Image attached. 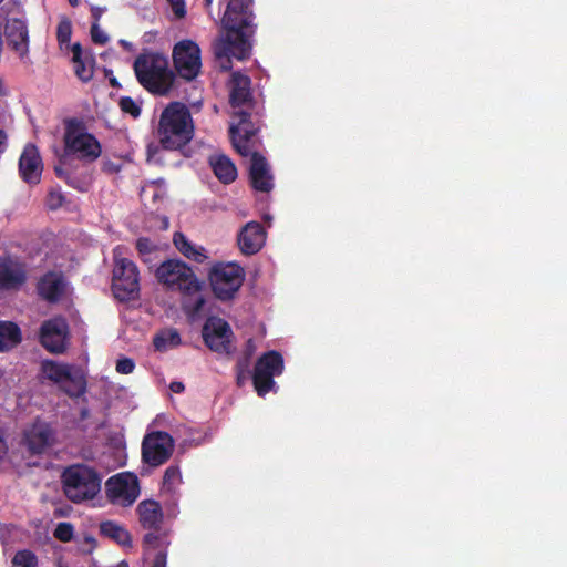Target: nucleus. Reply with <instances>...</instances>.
<instances>
[{
    "instance_id": "f8f14e48",
    "label": "nucleus",
    "mask_w": 567,
    "mask_h": 567,
    "mask_svg": "<svg viewBox=\"0 0 567 567\" xmlns=\"http://www.w3.org/2000/svg\"><path fill=\"white\" fill-rule=\"evenodd\" d=\"M173 63L178 75L187 81L194 80L200 72V49L193 40H182L174 45Z\"/></svg>"
},
{
    "instance_id": "f3484780",
    "label": "nucleus",
    "mask_w": 567,
    "mask_h": 567,
    "mask_svg": "<svg viewBox=\"0 0 567 567\" xmlns=\"http://www.w3.org/2000/svg\"><path fill=\"white\" fill-rule=\"evenodd\" d=\"M35 289L42 300L56 303L65 295L66 280L60 271H48L39 278Z\"/></svg>"
},
{
    "instance_id": "f03ea898",
    "label": "nucleus",
    "mask_w": 567,
    "mask_h": 567,
    "mask_svg": "<svg viewBox=\"0 0 567 567\" xmlns=\"http://www.w3.org/2000/svg\"><path fill=\"white\" fill-rule=\"evenodd\" d=\"M226 4L221 25L226 30L224 38L217 39L214 44V54L220 61L223 70L231 68L230 58L244 61L250 56V38L256 31L252 10L254 0H220Z\"/></svg>"
},
{
    "instance_id": "13d9d810",
    "label": "nucleus",
    "mask_w": 567,
    "mask_h": 567,
    "mask_svg": "<svg viewBox=\"0 0 567 567\" xmlns=\"http://www.w3.org/2000/svg\"><path fill=\"white\" fill-rule=\"evenodd\" d=\"M121 43H122L123 45H126V44H127V43H126V41H124V40H122V41H121Z\"/></svg>"
},
{
    "instance_id": "4c0bfd02",
    "label": "nucleus",
    "mask_w": 567,
    "mask_h": 567,
    "mask_svg": "<svg viewBox=\"0 0 567 567\" xmlns=\"http://www.w3.org/2000/svg\"><path fill=\"white\" fill-rule=\"evenodd\" d=\"M73 525L66 522H61L54 529V537L61 542H70L73 537Z\"/></svg>"
},
{
    "instance_id": "aec40b11",
    "label": "nucleus",
    "mask_w": 567,
    "mask_h": 567,
    "mask_svg": "<svg viewBox=\"0 0 567 567\" xmlns=\"http://www.w3.org/2000/svg\"><path fill=\"white\" fill-rule=\"evenodd\" d=\"M266 231L257 221L247 223L237 236L240 251L246 256L257 254L265 245Z\"/></svg>"
},
{
    "instance_id": "b1692460",
    "label": "nucleus",
    "mask_w": 567,
    "mask_h": 567,
    "mask_svg": "<svg viewBox=\"0 0 567 567\" xmlns=\"http://www.w3.org/2000/svg\"><path fill=\"white\" fill-rule=\"evenodd\" d=\"M230 94H229V103L236 109L244 106L251 102V80L249 76L244 75L239 72H234L230 79Z\"/></svg>"
},
{
    "instance_id": "20e7f679",
    "label": "nucleus",
    "mask_w": 567,
    "mask_h": 567,
    "mask_svg": "<svg viewBox=\"0 0 567 567\" xmlns=\"http://www.w3.org/2000/svg\"><path fill=\"white\" fill-rule=\"evenodd\" d=\"M138 83L150 93L167 95L175 81L166 56L158 52H143L133 64Z\"/></svg>"
},
{
    "instance_id": "49530a36",
    "label": "nucleus",
    "mask_w": 567,
    "mask_h": 567,
    "mask_svg": "<svg viewBox=\"0 0 567 567\" xmlns=\"http://www.w3.org/2000/svg\"><path fill=\"white\" fill-rule=\"evenodd\" d=\"M121 166L112 161H103L102 171L107 174L117 173Z\"/></svg>"
},
{
    "instance_id": "dca6fc26",
    "label": "nucleus",
    "mask_w": 567,
    "mask_h": 567,
    "mask_svg": "<svg viewBox=\"0 0 567 567\" xmlns=\"http://www.w3.org/2000/svg\"><path fill=\"white\" fill-rule=\"evenodd\" d=\"M24 442L29 452L33 455L42 454L55 443V431L42 421H35L24 433Z\"/></svg>"
},
{
    "instance_id": "393cba45",
    "label": "nucleus",
    "mask_w": 567,
    "mask_h": 567,
    "mask_svg": "<svg viewBox=\"0 0 567 567\" xmlns=\"http://www.w3.org/2000/svg\"><path fill=\"white\" fill-rule=\"evenodd\" d=\"M208 164L221 184L229 185L236 181L238 176L237 167L227 155L213 154L208 158Z\"/></svg>"
},
{
    "instance_id": "58836bf2",
    "label": "nucleus",
    "mask_w": 567,
    "mask_h": 567,
    "mask_svg": "<svg viewBox=\"0 0 567 567\" xmlns=\"http://www.w3.org/2000/svg\"><path fill=\"white\" fill-rule=\"evenodd\" d=\"M74 63V72L75 75L82 81V82H89L93 78V68L90 65H86L83 59H80L78 62Z\"/></svg>"
},
{
    "instance_id": "6e6552de",
    "label": "nucleus",
    "mask_w": 567,
    "mask_h": 567,
    "mask_svg": "<svg viewBox=\"0 0 567 567\" xmlns=\"http://www.w3.org/2000/svg\"><path fill=\"white\" fill-rule=\"evenodd\" d=\"M244 279V268L234 262L216 265L209 272L213 292L221 301L234 299Z\"/></svg>"
},
{
    "instance_id": "5fc2aeb1",
    "label": "nucleus",
    "mask_w": 567,
    "mask_h": 567,
    "mask_svg": "<svg viewBox=\"0 0 567 567\" xmlns=\"http://www.w3.org/2000/svg\"><path fill=\"white\" fill-rule=\"evenodd\" d=\"M0 449H2L3 451L6 450V444H4V441L1 435H0Z\"/></svg>"
},
{
    "instance_id": "f257e3e1",
    "label": "nucleus",
    "mask_w": 567,
    "mask_h": 567,
    "mask_svg": "<svg viewBox=\"0 0 567 567\" xmlns=\"http://www.w3.org/2000/svg\"><path fill=\"white\" fill-rule=\"evenodd\" d=\"M101 152L100 142L85 131V126L80 120H66L64 154L54 166L56 177L79 192H87L92 182L87 163L97 159Z\"/></svg>"
},
{
    "instance_id": "c756f323",
    "label": "nucleus",
    "mask_w": 567,
    "mask_h": 567,
    "mask_svg": "<svg viewBox=\"0 0 567 567\" xmlns=\"http://www.w3.org/2000/svg\"><path fill=\"white\" fill-rule=\"evenodd\" d=\"M182 343L179 332L175 328L159 331L153 339V344L157 351H166Z\"/></svg>"
},
{
    "instance_id": "f704fd0d",
    "label": "nucleus",
    "mask_w": 567,
    "mask_h": 567,
    "mask_svg": "<svg viewBox=\"0 0 567 567\" xmlns=\"http://www.w3.org/2000/svg\"><path fill=\"white\" fill-rule=\"evenodd\" d=\"M118 105L123 113L130 114L133 118L141 115V106L131 96H122Z\"/></svg>"
},
{
    "instance_id": "79ce46f5",
    "label": "nucleus",
    "mask_w": 567,
    "mask_h": 567,
    "mask_svg": "<svg viewBox=\"0 0 567 567\" xmlns=\"http://www.w3.org/2000/svg\"><path fill=\"white\" fill-rule=\"evenodd\" d=\"M90 33L91 39L95 44L104 45L109 42V37L103 30H101L97 23H92Z\"/></svg>"
},
{
    "instance_id": "a19ab883",
    "label": "nucleus",
    "mask_w": 567,
    "mask_h": 567,
    "mask_svg": "<svg viewBox=\"0 0 567 567\" xmlns=\"http://www.w3.org/2000/svg\"><path fill=\"white\" fill-rule=\"evenodd\" d=\"M64 196L60 190L51 189L48 194L47 205L50 209L55 210L64 203Z\"/></svg>"
},
{
    "instance_id": "4468645a",
    "label": "nucleus",
    "mask_w": 567,
    "mask_h": 567,
    "mask_svg": "<svg viewBox=\"0 0 567 567\" xmlns=\"http://www.w3.org/2000/svg\"><path fill=\"white\" fill-rule=\"evenodd\" d=\"M68 324L62 318L45 320L40 328V342L51 353H62L65 350Z\"/></svg>"
},
{
    "instance_id": "cd10ccee",
    "label": "nucleus",
    "mask_w": 567,
    "mask_h": 567,
    "mask_svg": "<svg viewBox=\"0 0 567 567\" xmlns=\"http://www.w3.org/2000/svg\"><path fill=\"white\" fill-rule=\"evenodd\" d=\"M100 533L101 535L114 540L118 545L122 546H131L132 537L130 532L123 527L122 525L113 522L105 520L100 524Z\"/></svg>"
},
{
    "instance_id": "c85d7f7f",
    "label": "nucleus",
    "mask_w": 567,
    "mask_h": 567,
    "mask_svg": "<svg viewBox=\"0 0 567 567\" xmlns=\"http://www.w3.org/2000/svg\"><path fill=\"white\" fill-rule=\"evenodd\" d=\"M41 371L44 377L55 383L64 382L71 378L70 367L60 364L51 360H45L41 363Z\"/></svg>"
},
{
    "instance_id": "72a5a7b5",
    "label": "nucleus",
    "mask_w": 567,
    "mask_h": 567,
    "mask_svg": "<svg viewBox=\"0 0 567 567\" xmlns=\"http://www.w3.org/2000/svg\"><path fill=\"white\" fill-rule=\"evenodd\" d=\"M14 567H37L38 557L29 549L19 550L12 559Z\"/></svg>"
},
{
    "instance_id": "a211bd4d",
    "label": "nucleus",
    "mask_w": 567,
    "mask_h": 567,
    "mask_svg": "<svg viewBox=\"0 0 567 567\" xmlns=\"http://www.w3.org/2000/svg\"><path fill=\"white\" fill-rule=\"evenodd\" d=\"M43 165L38 147L28 144L19 158V174L23 182L37 185L41 181Z\"/></svg>"
},
{
    "instance_id": "c03bdc74",
    "label": "nucleus",
    "mask_w": 567,
    "mask_h": 567,
    "mask_svg": "<svg viewBox=\"0 0 567 567\" xmlns=\"http://www.w3.org/2000/svg\"><path fill=\"white\" fill-rule=\"evenodd\" d=\"M136 249L141 256H145L151 254L154 247L148 238L142 237L136 240Z\"/></svg>"
},
{
    "instance_id": "de8ad7c7",
    "label": "nucleus",
    "mask_w": 567,
    "mask_h": 567,
    "mask_svg": "<svg viewBox=\"0 0 567 567\" xmlns=\"http://www.w3.org/2000/svg\"><path fill=\"white\" fill-rule=\"evenodd\" d=\"M71 51H72V61L73 62H78L80 59H82V45L81 43L76 42V43H73L72 47H71Z\"/></svg>"
},
{
    "instance_id": "a878e982",
    "label": "nucleus",
    "mask_w": 567,
    "mask_h": 567,
    "mask_svg": "<svg viewBox=\"0 0 567 567\" xmlns=\"http://www.w3.org/2000/svg\"><path fill=\"white\" fill-rule=\"evenodd\" d=\"M173 244L176 249L187 259L198 264L207 259L206 250L202 246H196L181 231H176L173 236Z\"/></svg>"
},
{
    "instance_id": "39448f33",
    "label": "nucleus",
    "mask_w": 567,
    "mask_h": 567,
    "mask_svg": "<svg viewBox=\"0 0 567 567\" xmlns=\"http://www.w3.org/2000/svg\"><path fill=\"white\" fill-rule=\"evenodd\" d=\"M157 281L166 289L178 291L183 297L193 296L204 288L193 268L181 259H167L155 271Z\"/></svg>"
},
{
    "instance_id": "ddd939ff",
    "label": "nucleus",
    "mask_w": 567,
    "mask_h": 567,
    "mask_svg": "<svg viewBox=\"0 0 567 567\" xmlns=\"http://www.w3.org/2000/svg\"><path fill=\"white\" fill-rule=\"evenodd\" d=\"M203 339L212 351L229 354L234 336L229 323L219 317H209L203 326Z\"/></svg>"
},
{
    "instance_id": "473e14b6",
    "label": "nucleus",
    "mask_w": 567,
    "mask_h": 567,
    "mask_svg": "<svg viewBox=\"0 0 567 567\" xmlns=\"http://www.w3.org/2000/svg\"><path fill=\"white\" fill-rule=\"evenodd\" d=\"M62 385L63 391L71 398H79L86 391V381L82 375H72L68 378Z\"/></svg>"
},
{
    "instance_id": "1a4fd4ad",
    "label": "nucleus",
    "mask_w": 567,
    "mask_h": 567,
    "mask_svg": "<svg viewBox=\"0 0 567 567\" xmlns=\"http://www.w3.org/2000/svg\"><path fill=\"white\" fill-rule=\"evenodd\" d=\"M284 369V357L276 350L267 351L258 358L251 379L259 396H265L274 389L276 385L274 378L280 375Z\"/></svg>"
},
{
    "instance_id": "a18cd8bd",
    "label": "nucleus",
    "mask_w": 567,
    "mask_h": 567,
    "mask_svg": "<svg viewBox=\"0 0 567 567\" xmlns=\"http://www.w3.org/2000/svg\"><path fill=\"white\" fill-rule=\"evenodd\" d=\"M174 14L177 18H184L186 14L184 0H169Z\"/></svg>"
},
{
    "instance_id": "423d86ee",
    "label": "nucleus",
    "mask_w": 567,
    "mask_h": 567,
    "mask_svg": "<svg viewBox=\"0 0 567 567\" xmlns=\"http://www.w3.org/2000/svg\"><path fill=\"white\" fill-rule=\"evenodd\" d=\"M61 477L64 494L73 503L93 499L101 489L100 475L94 468L84 464L66 467Z\"/></svg>"
},
{
    "instance_id": "ea45409f",
    "label": "nucleus",
    "mask_w": 567,
    "mask_h": 567,
    "mask_svg": "<svg viewBox=\"0 0 567 567\" xmlns=\"http://www.w3.org/2000/svg\"><path fill=\"white\" fill-rule=\"evenodd\" d=\"M147 533L143 537V545L146 548H157L162 539V529H146Z\"/></svg>"
},
{
    "instance_id": "9b49d317",
    "label": "nucleus",
    "mask_w": 567,
    "mask_h": 567,
    "mask_svg": "<svg viewBox=\"0 0 567 567\" xmlns=\"http://www.w3.org/2000/svg\"><path fill=\"white\" fill-rule=\"evenodd\" d=\"M174 452V439L164 431H155L144 436L142 460L145 464L157 467L166 463Z\"/></svg>"
},
{
    "instance_id": "412c9836",
    "label": "nucleus",
    "mask_w": 567,
    "mask_h": 567,
    "mask_svg": "<svg viewBox=\"0 0 567 567\" xmlns=\"http://www.w3.org/2000/svg\"><path fill=\"white\" fill-rule=\"evenodd\" d=\"M27 280L24 266L11 258H0V289L18 290Z\"/></svg>"
},
{
    "instance_id": "0eeeda50",
    "label": "nucleus",
    "mask_w": 567,
    "mask_h": 567,
    "mask_svg": "<svg viewBox=\"0 0 567 567\" xmlns=\"http://www.w3.org/2000/svg\"><path fill=\"white\" fill-rule=\"evenodd\" d=\"M120 247L114 249V269L112 289L115 298L121 301L135 299L140 292V272L136 264L120 257Z\"/></svg>"
},
{
    "instance_id": "c9c22d12",
    "label": "nucleus",
    "mask_w": 567,
    "mask_h": 567,
    "mask_svg": "<svg viewBox=\"0 0 567 567\" xmlns=\"http://www.w3.org/2000/svg\"><path fill=\"white\" fill-rule=\"evenodd\" d=\"M250 354L248 353L245 358H241L236 363L237 384L243 385L250 374Z\"/></svg>"
},
{
    "instance_id": "7c9ffc66",
    "label": "nucleus",
    "mask_w": 567,
    "mask_h": 567,
    "mask_svg": "<svg viewBox=\"0 0 567 567\" xmlns=\"http://www.w3.org/2000/svg\"><path fill=\"white\" fill-rule=\"evenodd\" d=\"M200 292L202 291H198L193 296L183 297V310L192 320L200 318L204 313L206 299Z\"/></svg>"
},
{
    "instance_id": "4d7b16f0",
    "label": "nucleus",
    "mask_w": 567,
    "mask_h": 567,
    "mask_svg": "<svg viewBox=\"0 0 567 567\" xmlns=\"http://www.w3.org/2000/svg\"><path fill=\"white\" fill-rule=\"evenodd\" d=\"M213 3V0H205V6L209 8Z\"/></svg>"
},
{
    "instance_id": "37998d69",
    "label": "nucleus",
    "mask_w": 567,
    "mask_h": 567,
    "mask_svg": "<svg viewBox=\"0 0 567 567\" xmlns=\"http://www.w3.org/2000/svg\"><path fill=\"white\" fill-rule=\"evenodd\" d=\"M116 372L121 374H130L135 369V363L130 358H121L116 361Z\"/></svg>"
},
{
    "instance_id": "6e6d98bb",
    "label": "nucleus",
    "mask_w": 567,
    "mask_h": 567,
    "mask_svg": "<svg viewBox=\"0 0 567 567\" xmlns=\"http://www.w3.org/2000/svg\"><path fill=\"white\" fill-rule=\"evenodd\" d=\"M69 3L72 6V7H76L79 4V0H69Z\"/></svg>"
},
{
    "instance_id": "09e8293b",
    "label": "nucleus",
    "mask_w": 567,
    "mask_h": 567,
    "mask_svg": "<svg viewBox=\"0 0 567 567\" xmlns=\"http://www.w3.org/2000/svg\"><path fill=\"white\" fill-rule=\"evenodd\" d=\"M105 12V8H101V7H97V6H92L91 7V14H92V18H93V22L92 23H97L99 24V21L102 17V14Z\"/></svg>"
},
{
    "instance_id": "3c124183",
    "label": "nucleus",
    "mask_w": 567,
    "mask_h": 567,
    "mask_svg": "<svg viewBox=\"0 0 567 567\" xmlns=\"http://www.w3.org/2000/svg\"><path fill=\"white\" fill-rule=\"evenodd\" d=\"M153 567H166V555L164 553H158L155 556Z\"/></svg>"
},
{
    "instance_id": "5701e85b",
    "label": "nucleus",
    "mask_w": 567,
    "mask_h": 567,
    "mask_svg": "<svg viewBox=\"0 0 567 567\" xmlns=\"http://www.w3.org/2000/svg\"><path fill=\"white\" fill-rule=\"evenodd\" d=\"M136 513L138 523L143 529H162L164 513L157 501H142L136 507Z\"/></svg>"
},
{
    "instance_id": "6ab92c4d",
    "label": "nucleus",
    "mask_w": 567,
    "mask_h": 567,
    "mask_svg": "<svg viewBox=\"0 0 567 567\" xmlns=\"http://www.w3.org/2000/svg\"><path fill=\"white\" fill-rule=\"evenodd\" d=\"M249 155V178L252 188L261 193H269L274 188V183L266 157L258 152H250Z\"/></svg>"
},
{
    "instance_id": "bf43d9fd",
    "label": "nucleus",
    "mask_w": 567,
    "mask_h": 567,
    "mask_svg": "<svg viewBox=\"0 0 567 567\" xmlns=\"http://www.w3.org/2000/svg\"><path fill=\"white\" fill-rule=\"evenodd\" d=\"M3 0H0V3L2 2Z\"/></svg>"
},
{
    "instance_id": "4be33fe9",
    "label": "nucleus",
    "mask_w": 567,
    "mask_h": 567,
    "mask_svg": "<svg viewBox=\"0 0 567 567\" xmlns=\"http://www.w3.org/2000/svg\"><path fill=\"white\" fill-rule=\"evenodd\" d=\"M8 45L24 59L29 54V31L27 23L21 19H11L6 24Z\"/></svg>"
},
{
    "instance_id": "e433bc0d",
    "label": "nucleus",
    "mask_w": 567,
    "mask_h": 567,
    "mask_svg": "<svg viewBox=\"0 0 567 567\" xmlns=\"http://www.w3.org/2000/svg\"><path fill=\"white\" fill-rule=\"evenodd\" d=\"M72 35V24L69 20H62L56 28V40L62 45L69 43Z\"/></svg>"
},
{
    "instance_id": "2eb2a0df",
    "label": "nucleus",
    "mask_w": 567,
    "mask_h": 567,
    "mask_svg": "<svg viewBox=\"0 0 567 567\" xmlns=\"http://www.w3.org/2000/svg\"><path fill=\"white\" fill-rule=\"evenodd\" d=\"M234 115L238 117V123L236 125L231 124L229 127L231 144L238 154L246 157L250 154L248 143L256 134V130L250 122L249 112L238 111Z\"/></svg>"
},
{
    "instance_id": "bb28decb",
    "label": "nucleus",
    "mask_w": 567,
    "mask_h": 567,
    "mask_svg": "<svg viewBox=\"0 0 567 567\" xmlns=\"http://www.w3.org/2000/svg\"><path fill=\"white\" fill-rule=\"evenodd\" d=\"M22 341L19 326L12 321H0V352L16 348Z\"/></svg>"
},
{
    "instance_id": "864d4df0",
    "label": "nucleus",
    "mask_w": 567,
    "mask_h": 567,
    "mask_svg": "<svg viewBox=\"0 0 567 567\" xmlns=\"http://www.w3.org/2000/svg\"><path fill=\"white\" fill-rule=\"evenodd\" d=\"M110 85H111L112 87H114V89H118V87H121V84H120V82L117 81V79H116V78H111V79H110Z\"/></svg>"
},
{
    "instance_id": "8fccbe9b",
    "label": "nucleus",
    "mask_w": 567,
    "mask_h": 567,
    "mask_svg": "<svg viewBox=\"0 0 567 567\" xmlns=\"http://www.w3.org/2000/svg\"><path fill=\"white\" fill-rule=\"evenodd\" d=\"M8 147V134L4 130L0 128V155L6 152Z\"/></svg>"
},
{
    "instance_id": "603ef678",
    "label": "nucleus",
    "mask_w": 567,
    "mask_h": 567,
    "mask_svg": "<svg viewBox=\"0 0 567 567\" xmlns=\"http://www.w3.org/2000/svg\"><path fill=\"white\" fill-rule=\"evenodd\" d=\"M169 390L174 393H182L185 390V385L181 381H173L169 384Z\"/></svg>"
},
{
    "instance_id": "7ed1b4c3",
    "label": "nucleus",
    "mask_w": 567,
    "mask_h": 567,
    "mask_svg": "<svg viewBox=\"0 0 567 567\" xmlns=\"http://www.w3.org/2000/svg\"><path fill=\"white\" fill-rule=\"evenodd\" d=\"M154 134L158 141V146L152 144L147 146L148 158L154 156L158 147L165 151L184 153L185 147L192 142L195 134L189 109L182 102L168 103L159 115Z\"/></svg>"
},
{
    "instance_id": "2f4dec72",
    "label": "nucleus",
    "mask_w": 567,
    "mask_h": 567,
    "mask_svg": "<svg viewBox=\"0 0 567 567\" xmlns=\"http://www.w3.org/2000/svg\"><path fill=\"white\" fill-rule=\"evenodd\" d=\"M182 484V474L178 465H169L163 476L162 492L175 494Z\"/></svg>"
},
{
    "instance_id": "9d476101",
    "label": "nucleus",
    "mask_w": 567,
    "mask_h": 567,
    "mask_svg": "<svg viewBox=\"0 0 567 567\" xmlns=\"http://www.w3.org/2000/svg\"><path fill=\"white\" fill-rule=\"evenodd\" d=\"M138 477L131 472H122L109 477L105 482V495L113 505L132 506L140 496Z\"/></svg>"
}]
</instances>
